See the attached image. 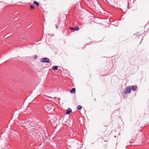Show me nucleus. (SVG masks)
<instances>
[{
	"instance_id": "nucleus-9",
	"label": "nucleus",
	"mask_w": 149,
	"mask_h": 149,
	"mask_svg": "<svg viewBox=\"0 0 149 149\" xmlns=\"http://www.w3.org/2000/svg\"><path fill=\"white\" fill-rule=\"evenodd\" d=\"M75 92V89L74 88H72L70 91V93H73Z\"/></svg>"
},
{
	"instance_id": "nucleus-12",
	"label": "nucleus",
	"mask_w": 149,
	"mask_h": 149,
	"mask_svg": "<svg viewBox=\"0 0 149 149\" xmlns=\"http://www.w3.org/2000/svg\"><path fill=\"white\" fill-rule=\"evenodd\" d=\"M103 140H104V141L105 142H107L109 140V138H107L106 139H103Z\"/></svg>"
},
{
	"instance_id": "nucleus-16",
	"label": "nucleus",
	"mask_w": 149,
	"mask_h": 149,
	"mask_svg": "<svg viewBox=\"0 0 149 149\" xmlns=\"http://www.w3.org/2000/svg\"><path fill=\"white\" fill-rule=\"evenodd\" d=\"M55 26L56 27V29H58V26H57V25L56 24L55 25Z\"/></svg>"
},
{
	"instance_id": "nucleus-11",
	"label": "nucleus",
	"mask_w": 149,
	"mask_h": 149,
	"mask_svg": "<svg viewBox=\"0 0 149 149\" xmlns=\"http://www.w3.org/2000/svg\"><path fill=\"white\" fill-rule=\"evenodd\" d=\"M77 109L79 110H80L81 109V106L80 105H79L77 107Z\"/></svg>"
},
{
	"instance_id": "nucleus-7",
	"label": "nucleus",
	"mask_w": 149,
	"mask_h": 149,
	"mask_svg": "<svg viewBox=\"0 0 149 149\" xmlns=\"http://www.w3.org/2000/svg\"><path fill=\"white\" fill-rule=\"evenodd\" d=\"M132 90L133 91H135L137 89V87L136 86L134 85L132 86Z\"/></svg>"
},
{
	"instance_id": "nucleus-17",
	"label": "nucleus",
	"mask_w": 149,
	"mask_h": 149,
	"mask_svg": "<svg viewBox=\"0 0 149 149\" xmlns=\"http://www.w3.org/2000/svg\"><path fill=\"white\" fill-rule=\"evenodd\" d=\"M9 36H7V38L9 37Z\"/></svg>"
},
{
	"instance_id": "nucleus-13",
	"label": "nucleus",
	"mask_w": 149,
	"mask_h": 149,
	"mask_svg": "<svg viewBox=\"0 0 149 149\" xmlns=\"http://www.w3.org/2000/svg\"><path fill=\"white\" fill-rule=\"evenodd\" d=\"M31 9H33L35 7L33 5H31L30 6Z\"/></svg>"
},
{
	"instance_id": "nucleus-18",
	"label": "nucleus",
	"mask_w": 149,
	"mask_h": 149,
	"mask_svg": "<svg viewBox=\"0 0 149 149\" xmlns=\"http://www.w3.org/2000/svg\"><path fill=\"white\" fill-rule=\"evenodd\" d=\"M7 35H6L5 36H5H6Z\"/></svg>"
},
{
	"instance_id": "nucleus-4",
	"label": "nucleus",
	"mask_w": 149,
	"mask_h": 149,
	"mask_svg": "<svg viewBox=\"0 0 149 149\" xmlns=\"http://www.w3.org/2000/svg\"><path fill=\"white\" fill-rule=\"evenodd\" d=\"M79 29V26H77L76 28L72 27H70V29L71 30H72L73 31H78Z\"/></svg>"
},
{
	"instance_id": "nucleus-15",
	"label": "nucleus",
	"mask_w": 149,
	"mask_h": 149,
	"mask_svg": "<svg viewBox=\"0 0 149 149\" xmlns=\"http://www.w3.org/2000/svg\"><path fill=\"white\" fill-rule=\"evenodd\" d=\"M46 35L47 36H50L49 34V33H47L46 34Z\"/></svg>"
},
{
	"instance_id": "nucleus-14",
	"label": "nucleus",
	"mask_w": 149,
	"mask_h": 149,
	"mask_svg": "<svg viewBox=\"0 0 149 149\" xmlns=\"http://www.w3.org/2000/svg\"><path fill=\"white\" fill-rule=\"evenodd\" d=\"M38 58V56L37 55H36L34 57V58L35 59H37Z\"/></svg>"
},
{
	"instance_id": "nucleus-8",
	"label": "nucleus",
	"mask_w": 149,
	"mask_h": 149,
	"mask_svg": "<svg viewBox=\"0 0 149 149\" xmlns=\"http://www.w3.org/2000/svg\"><path fill=\"white\" fill-rule=\"evenodd\" d=\"M58 68V66H53L52 67V69L54 70H57Z\"/></svg>"
},
{
	"instance_id": "nucleus-3",
	"label": "nucleus",
	"mask_w": 149,
	"mask_h": 149,
	"mask_svg": "<svg viewBox=\"0 0 149 149\" xmlns=\"http://www.w3.org/2000/svg\"><path fill=\"white\" fill-rule=\"evenodd\" d=\"M145 31H144L143 32L144 33L142 32H139L137 33L136 34V36L137 37H144V35L146 34L144 33Z\"/></svg>"
},
{
	"instance_id": "nucleus-6",
	"label": "nucleus",
	"mask_w": 149,
	"mask_h": 149,
	"mask_svg": "<svg viewBox=\"0 0 149 149\" xmlns=\"http://www.w3.org/2000/svg\"><path fill=\"white\" fill-rule=\"evenodd\" d=\"M72 111V110L70 108H68L66 112V113L67 114H70L71 112Z\"/></svg>"
},
{
	"instance_id": "nucleus-5",
	"label": "nucleus",
	"mask_w": 149,
	"mask_h": 149,
	"mask_svg": "<svg viewBox=\"0 0 149 149\" xmlns=\"http://www.w3.org/2000/svg\"><path fill=\"white\" fill-rule=\"evenodd\" d=\"M47 109L49 110V111H50V110H53V108L49 104H48L47 105L46 107Z\"/></svg>"
},
{
	"instance_id": "nucleus-2",
	"label": "nucleus",
	"mask_w": 149,
	"mask_h": 149,
	"mask_svg": "<svg viewBox=\"0 0 149 149\" xmlns=\"http://www.w3.org/2000/svg\"><path fill=\"white\" fill-rule=\"evenodd\" d=\"M41 62L43 63H49L50 60L47 58H44L41 59Z\"/></svg>"
},
{
	"instance_id": "nucleus-1",
	"label": "nucleus",
	"mask_w": 149,
	"mask_h": 149,
	"mask_svg": "<svg viewBox=\"0 0 149 149\" xmlns=\"http://www.w3.org/2000/svg\"><path fill=\"white\" fill-rule=\"evenodd\" d=\"M131 88L130 86L126 87L123 91V93L125 94H128L131 92Z\"/></svg>"
},
{
	"instance_id": "nucleus-10",
	"label": "nucleus",
	"mask_w": 149,
	"mask_h": 149,
	"mask_svg": "<svg viewBox=\"0 0 149 149\" xmlns=\"http://www.w3.org/2000/svg\"><path fill=\"white\" fill-rule=\"evenodd\" d=\"M33 3L37 6H39V3L36 1H34L33 2Z\"/></svg>"
}]
</instances>
